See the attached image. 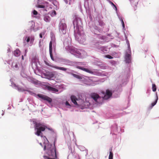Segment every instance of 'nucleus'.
<instances>
[{"label":"nucleus","mask_w":159,"mask_h":159,"mask_svg":"<svg viewBox=\"0 0 159 159\" xmlns=\"http://www.w3.org/2000/svg\"><path fill=\"white\" fill-rule=\"evenodd\" d=\"M44 150L46 151L48 155L52 157H48V159H55L57 158L56 149L55 145H53L49 143L48 141L47 140L44 143Z\"/></svg>","instance_id":"f257e3e1"},{"label":"nucleus","mask_w":159,"mask_h":159,"mask_svg":"<svg viewBox=\"0 0 159 159\" xmlns=\"http://www.w3.org/2000/svg\"><path fill=\"white\" fill-rule=\"evenodd\" d=\"M35 129L37 130V132L35 133V134L38 136H42V131H44L46 128V126L43 125L42 124L35 122Z\"/></svg>","instance_id":"f03ea898"},{"label":"nucleus","mask_w":159,"mask_h":159,"mask_svg":"<svg viewBox=\"0 0 159 159\" xmlns=\"http://www.w3.org/2000/svg\"><path fill=\"white\" fill-rule=\"evenodd\" d=\"M82 50L76 48H71L70 50V52L74 55H76L78 57H81V52Z\"/></svg>","instance_id":"7ed1b4c3"},{"label":"nucleus","mask_w":159,"mask_h":159,"mask_svg":"<svg viewBox=\"0 0 159 159\" xmlns=\"http://www.w3.org/2000/svg\"><path fill=\"white\" fill-rule=\"evenodd\" d=\"M59 30L64 34L66 33V24L64 22L61 21L60 22L59 24Z\"/></svg>","instance_id":"20e7f679"},{"label":"nucleus","mask_w":159,"mask_h":159,"mask_svg":"<svg viewBox=\"0 0 159 159\" xmlns=\"http://www.w3.org/2000/svg\"><path fill=\"white\" fill-rule=\"evenodd\" d=\"M101 93H102L104 96L102 97L103 99H107L110 98L112 95L111 91L109 89H107L106 91V93L104 91H102Z\"/></svg>","instance_id":"39448f33"},{"label":"nucleus","mask_w":159,"mask_h":159,"mask_svg":"<svg viewBox=\"0 0 159 159\" xmlns=\"http://www.w3.org/2000/svg\"><path fill=\"white\" fill-rule=\"evenodd\" d=\"M73 24L74 26L76 25L77 27L81 26L82 25L81 19L75 16L73 21Z\"/></svg>","instance_id":"423d86ee"},{"label":"nucleus","mask_w":159,"mask_h":159,"mask_svg":"<svg viewBox=\"0 0 159 159\" xmlns=\"http://www.w3.org/2000/svg\"><path fill=\"white\" fill-rule=\"evenodd\" d=\"M38 96L40 98L43 99L44 100H46L49 103H51L52 102V99L50 98L43 95L39 94L38 95Z\"/></svg>","instance_id":"0eeeda50"},{"label":"nucleus","mask_w":159,"mask_h":159,"mask_svg":"<svg viewBox=\"0 0 159 159\" xmlns=\"http://www.w3.org/2000/svg\"><path fill=\"white\" fill-rule=\"evenodd\" d=\"M90 97L93 98L96 102H98L97 100L101 98V97L96 93H92L90 95Z\"/></svg>","instance_id":"6e6552de"},{"label":"nucleus","mask_w":159,"mask_h":159,"mask_svg":"<svg viewBox=\"0 0 159 159\" xmlns=\"http://www.w3.org/2000/svg\"><path fill=\"white\" fill-rule=\"evenodd\" d=\"M43 75L45 76V78L48 79H50L53 77L54 76V74L52 72H48L46 73H44Z\"/></svg>","instance_id":"1a4fd4ad"},{"label":"nucleus","mask_w":159,"mask_h":159,"mask_svg":"<svg viewBox=\"0 0 159 159\" xmlns=\"http://www.w3.org/2000/svg\"><path fill=\"white\" fill-rule=\"evenodd\" d=\"M49 51L51 59L52 61H54V59L52 53V42L51 41L50 42L49 44Z\"/></svg>","instance_id":"9d476101"},{"label":"nucleus","mask_w":159,"mask_h":159,"mask_svg":"<svg viewBox=\"0 0 159 159\" xmlns=\"http://www.w3.org/2000/svg\"><path fill=\"white\" fill-rule=\"evenodd\" d=\"M49 66L50 67H52V68H56V69H58L59 70H63L64 71H66L67 70V68H64L63 67H58L56 66H54L51 65H50Z\"/></svg>","instance_id":"9b49d317"},{"label":"nucleus","mask_w":159,"mask_h":159,"mask_svg":"<svg viewBox=\"0 0 159 159\" xmlns=\"http://www.w3.org/2000/svg\"><path fill=\"white\" fill-rule=\"evenodd\" d=\"M125 61L127 63H129L131 61L130 55L129 54H127L125 57Z\"/></svg>","instance_id":"f8f14e48"},{"label":"nucleus","mask_w":159,"mask_h":159,"mask_svg":"<svg viewBox=\"0 0 159 159\" xmlns=\"http://www.w3.org/2000/svg\"><path fill=\"white\" fill-rule=\"evenodd\" d=\"M47 89L48 90L50 91H51L52 92H58V90L57 89L55 88H53V87L50 86H48L47 87Z\"/></svg>","instance_id":"ddd939ff"},{"label":"nucleus","mask_w":159,"mask_h":159,"mask_svg":"<svg viewBox=\"0 0 159 159\" xmlns=\"http://www.w3.org/2000/svg\"><path fill=\"white\" fill-rule=\"evenodd\" d=\"M70 98L74 104H77V103L76 101V100H77V98L75 96L72 95L71 96Z\"/></svg>","instance_id":"4468645a"},{"label":"nucleus","mask_w":159,"mask_h":159,"mask_svg":"<svg viewBox=\"0 0 159 159\" xmlns=\"http://www.w3.org/2000/svg\"><path fill=\"white\" fill-rule=\"evenodd\" d=\"M28 25L30 26V29H34L35 25L34 23L32 21L30 22L29 23Z\"/></svg>","instance_id":"2eb2a0df"},{"label":"nucleus","mask_w":159,"mask_h":159,"mask_svg":"<svg viewBox=\"0 0 159 159\" xmlns=\"http://www.w3.org/2000/svg\"><path fill=\"white\" fill-rule=\"evenodd\" d=\"M20 51L18 49H16L14 51V54L15 56L17 57L20 55Z\"/></svg>","instance_id":"dca6fc26"},{"label":"nucleus","mask_w":159,"mask_h":159,"mask_svg":"<svg viewBox=\"0 0 159 159\" xmlns=\"http://www.w3.org/2000/svg\"><path fill=\"white\" fill-rule=\"evenodd\" d=\"M64 1L66 4L70 5L74 3L75 0H64Z\"/></svg>","instance_id":"f3484780"},{"label":"nucleus","mask_w":159,"mask_h":159,"mask_svg":"<svg viewBox=\"0 0 159 159\" xmlns=\"http://www.w3.org/2000/svg\"><path fill=\"white\" fill-rule=\"evenodd\" d=\"M44 20L46 22H49L50 20V18L48 16L45 15L44 17Z\"/></svg>","instance_id":"a211bd4d"},{"label":"nucleus","mask_w":159,"mask_h":159,"mask_svg":"<svg viewBox=\"0 0 159 159\" xmlns=\"http://www.w3.org/2000/svg\"><path fill=\"white\" fill-rule=\"evenodd\" d=\"M71 74L74 77L76 78L77 79H82V77L77 75H76L75 74H74L73 73H72Z\"/></svg>","instance_id":"6ab92c4d"},{"label":"nucleus","mask_w":159,"mask_h":159,"mask_svg":"<svg viewBox=\"0 0 159 159\" xmlns=\"http://www.w3.org/2000/svg\"><path fill=\"white\" fill-rule=\"evenodd\" d=\"M12 67L15 69H17L18 68L17 64L15 62L12 63Z\"/></svg>","instance_id":"aec40b11"},{"label":"nucleus","mask_w":159,"mask_h":159,"mask_svg":"<svg viewBox=\"0 0 159 159\" xmlns=\"http://www.w3.org/2000/svg\"><path fill=\"white\" fill-rule=\"evenodd\" d=\"M113 154L112 152V150L111 149L110 151L108 159H113Z\"/></svg>","instance_id":"412c9836"},{"label":"nucleus","mask_w":159,"mask_h":159,"mask_svg":"<svg viewBox=\"0 0 159 159\" xmlns=\"http://www.w3.org/2000/svg\"><path fill=\"white\" fill-rule=\"evenodd\" d=\"M152 89L153 92H155L156 91L157 87L155 84H152Z\"/></svg>","instance_id":"4be33fe9"},{"label":"nucleus","mask_w":159,"mask_h":159,"mask_svg":"<svg viewBox=\"0 0 159 159\" xmlns=\"http://www.w3.org/2000/svg\"><path fill=\"white\" fill-rule=\"evenodd\" d=\"M158 99V96H157V98H156V100H155V101L154 102H152L151 104L152 106V107L154 106L156 104V103H157V102Z\"/></svg>","instance_id":"5701e85b"},{"label":"nucleus","mask_w":159,"mask_h":159,"mask_svg":"<svg viewBox=\"0 0 159 159\" xmlns=\"http://www.w3.org/2000/svg\"><path fill=\"white\" fill-rule=\"evenodd\" d=\"M98 22L99 23V25L101 26H103L105 25V24L104 23V22L101 20H99L98 21Z\"/></svg>","instance_id":"b1692460"},{"label":"nucleus","mask_w":159,"mask_h":159,"mask_svg":"<svg viewBox=\"0 0 159 159\" xmlns=\"http://www.w3.org/2000/svg\"><path fill=\"white\" fill-rule=\"evenodd\" d=\"M38 7L39 8H46L45 7V6L43 5V3H42V4L41 5H39L38 6Z\"/></svg>","instance_id":"393cba45"},{"label":"nucleus","mask_w":159,"mask_h":159,"mask_svg":"<svg viewBox=\"0 0 159 159\" xmlns=\"http://www.w3.org/2000/svg\"><path fill=\"white\" fill-rule=\"evenodd\" d=\"M45 6V7L47 8L48 6V3L47 2H45L43 3H42Z\"/></svg>","instance_id":"a878e982"},{"label":"nucleus","mask_w":159,"mask_h":159,"mask_svg":"<svg viewBox=\"0 0 159 159\" xmlns=\"http://www.w3.org/2000/svg\"><path fill=\"white\" fill-rule=\"evenodd\" d=\"M85 71L88 73H89L90 74H92L93 73V72H92L91 70H90L87 69H86Z\"/></svg>","instance_id":"bb28decb"},{"label":"nucleus","mask_w":159,"mask_h":159,"mask_svg":"<svg viewBox=\"0 0 159 159\" xmlns=\"http://www.w3.org/2000/svg\"><path fill=\"white\" fill-rule=\"evenodd\" d=\"M105 57L107 58L110 59H111L113 58V57L112 56H110L109 55H106Z\"/></svg>","instance_id":"cd10ccee"},{"label":"nucleus","mask_w":159,"mask_h":159,"mask_svg":"<svg viewBox=\"0 0 159 159\" xmlns=\"http://www.w3.org/2000/svg\"><path fill=\"white\" fill-rule=\"evenodd\" d=\"M105 48L103 47H101L100 48L101 50L103 51V52H105V51H106V50L105 49Z\"/></svg>","instance_id":"c85d7f7f"},{"label":"nucleus","mask_w":159,"mask_h":159,"mask_svg":"<svg viewBox=\"0 0 159 159\" xmlns=\"http://www.w3.org/2000/svg\"><path fill=\"white\" fill-rule=\"evenodd\" d=\"M79 68L81 69V70H84L85 71H86V68H83V67H79Z\"/></svg>","instance_id":"c756f323"},{"label":"nucleus","mask_w":159,"mask_h":159,"mask_svg":"<svg viewBox=\"0 0 159 159\" xmlns=\"http://www.w3.org/2000/svg\"><path fill=\"white\" fill-rule=\"evenodd\" d=\"M33 13L34 15H36L38 14V12L34 10L33 11Z\"/></svg>","instance_id":"7c9ffc66"},{"label":"nucleus","mask_w":159,"mask_h":159,"mask_svg":"<svg viewBox=\"0 0 159 159\" xmlns=\"http://www.w3.org/2000/svg\"><path fill=\"white\" fill-rule=\"evenodd\" d=\"M111 4L112 5L115 7L116 9V10H117V7L115 6V5L112 2H111Z\"/></svg>","instance_id":"2f4dec72"},{"label":"nucleus","mask_w":159,"mask_h":159,"mask_svg":"<svg viewBox=\"0 0 159 159\" xmlns=\"http://www.w3.org/2000/svg\"><path fill=\"white\" fill-rule=\"evenodd\" d=\"M27 38V39H26V42H27V43H28L30 41V37H26V39Z\"/></svg>","instance_id":"473e14b6"},{"label":"nucleus","mask_w":159,"mask_h":159,"mask_svg":"<svg viewBox=\"0 0 159 159\" xmlns=\"http://www.w3.org/2000/svg\"><path fill=\"white\" fill-rule=\"evenodd\" d=\"M44 33H41L39 34V37L41 38H42L43 37L42 35H44Z\"/></svg>","instance_id":"72a5a7b5"},{"label":"nucleus","mask_w":159,"mask_h":159,"mask_svg":"<svg viewBox=\"0 0 159 159\" xmlns=\"http://www.w3.org/2000/svg\"><path fill=\"white\" fill-rule=\"evenodd\" d=\"M121 22H122V25L123 27H124L125 24H124V23L122 20H121Z\"/></svg>","instance_id":"f704fd0d"},{"label":"nucleus","mask_w":159,"mask_h":159,"mask_svg":"<svg viewBox=\"0 0 159 159\" xmlns=\"http://www.w3.org/2000/svg\"><path fill=\"white\" fill-rule=\"evenodd\" d=\"M66 106H70V105L69 103L67 101H66Z\"/></svg>","instance_id":"c9c22d12"},{"label":"nucleus","mask_w":159,"mask_h":159,"mask_svg":"<svg viewBox=\"0 0 159 159\" xmlns=\"http://www.w3.org/2000/svg\"><path fill=\"white\" fill-rule=\"evenodd\" d=\"M34 40V38H32L30 39V41H31H31H33Z\"/></svg>","instance_id":"e433bc0d"},{"label":"nucleus","mask_w":159,"mask_h":159,"mask_svg":"<svg viewBox=\"0 0 159 159\" xmlns=\"http://www.w3.org/2000/svg\"><path fill=\"white\" fill-rule=\"evenodd\" d=\"M54 12V14H55V15H56V11H54V12Z\"/></svg>","instance_id":"4c0bfd02"},{"label":"nucleus","mask_w":159,"mask_h":159,"mask_svg":"<svg viewBox=\"0 0 159 159\" xmlns=\"http://www.w3.org/2000/svg\"><path fill=\"white\" fill-rule=\"evenodd\" d=\"M40 144L41 146H42V143H40Z\"/></svg>","instance_id":"58836bf2"},{"label":"nucleus","mask_w":159,"mask_h":159,"mask_svg":"<svg viewBox=\"0 0 159 159\" xmlns=\"http://www.w3.org/2000/svg\"><path fill=\"white\" fill-rule=\"evenodd\" d=\"M22 59H23V56H22Z\"/></svg>","instance_id":"ea45409f"}]
</instances>
